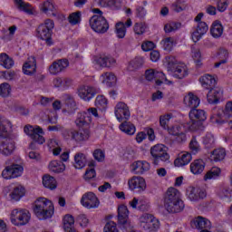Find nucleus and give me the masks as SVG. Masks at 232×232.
<instances>
[{
    "mask_svg": "<svg viewBox=\"0 0 232 232\" xmlns=\"http://www.w3.org/2000/svg\"><path fill=\"white\" fill-rule=\"evenodd\" d=\"M146 30H148V25L144 23H136L134 24V34L136 35H143V34H146Z\"/></svg>",
    "mask_w": 232,
    "mask_h": 232,
    "instance_id": "61",
    "label": "nucleus"
},
{
    "mask_svg": "<svg viewBox=\"0 0 232 232\" xmlns=\"http://www.w3.org/2000/svg\"><path fill=\"white\" fill-rule=\"evenodd\" d=\"M24 75H34L37 72V61L35 57L31 56L24 63L22 67Z\"/></svg>",
    "mask_w": 232,
    "mask_h": 232,
    "instance_id": "29",
    "label": "nucleus"
},
{
    "mask_svg": "<svg viewBox=\"0 0 232 232\" xmlns=\"http://www.w3.org/2000/svg\"><path fill=\"white\" fill-rule=\"evenodd\" d=\"M190 226L199 232H211V227H213L211 221L202 216L193 218L190 221Z\"/></svg>",
    "mask_w": 232,
    "mask_h": 232,
    "instance_id": "20",
    "label": "nucleus"
},
{
    "mask_svg": "<svg viewBox=\"0 0 232 232\" xmlns=\"http://www.w3.org/2000/svg\"><path fill=\"white\" fill-rule=\"evenodd\" d=\"M78 220V224L80 226V227H82V229L88 227V226H90V219L88 218V216L82 214L78 217L77 218Z\"/></svg>",
    "mask_w": 232,
    "mask_h": 232,
    "instance_id": "63",
    "label": "nucleus"
},
{
    "mask_svg": "<svg viewBox=\"0 0 232 232\" xmlns=\"http://www.w3.org/2000/svg\"><path fill=\"white\" fill-rule=\"evenodd\" d=\"M193 160V155L189 151H181L178 154L173 161V166L177 169L179 168H186L191 164Z\"/></svg>",
    "mask_w": 232,
    "mask_h": 232,
    "instance_id": "23",
    "label": "nucleus"
},
{
    "mask_svg": "<svg viewBox=\"0 0 232 232\" xmlns=\"http://www.w3.org/2000/svg\"><path fill=\"white\" fill-rule=\"evenodd\" d=\"M15 6L21 12H25V14H34V12H35L34 7L31 5H29L27 2H24V1H16Z\"/></svg>",
    "mask_w": 232,
    "mask_h": 232,
    "instance_id": "52",
    "label": "nucleus"
},
{
    "mask_svg": "<svg viewBox=\"0 0 232 232\" xmlns=\"http://www.w3.org/2000/svg\"><path fill=\"white\" fill-rule=\"evenodd\" d=\"M10 130H12L10 121L0 115V154L4 157H10L15 151V141Z\"/></svg>",
    "mask_w": 232,
    "mask_h": 232,
    "instance_id": "1",
    "label": "nucleus"
},
{
    "mask_svg": "<svg viewBox=\"0 0 232 232\" xmlns=\"http://www.w3.org/2000/svg\"><path fill=\"white\" fill-rule=\"evenodd\" d=\"M81 16H82L81 12L72 13L68 16V21H69L70 24H72V26L80 24H81Z\"/></svg>",
    "mask_w": 232,
    "mask_h": 232,
    "instance_id": "59",
    "label": "nucleus"
},
{
    "mask_svg": "<svg viewBox=\"0 0 232 232\" xmlns=\"http://www.w3.org/2000/svg\"><path fill=\"white\" fill-rule=\"evenodd\" d=\"M14 64L15 63L12 57L5 53H0V66H3L5 70H10V68H14Z\"/></svg>",
    "mask_w": 232,
    "mask_h": 232,
    "instance_id": "46",
    "label": "nucleus"
},
{
    "mask_svg": "<svg viewBox=\"0 0 232 232\" xmlns=\"http://www.w3.org/2000/svg\"><path fill=\"white\" fill-rule=\"evenodd\" d=\"M33 211L39 220H48L55 215V205L52 199L39 197L33 204Z\"/></svg>",
    "mask_w": 232,
    "mask_h": 232,
    "instance_id": "3",
    "label": "nucleus"
},
{
    "mask_svg": "<svg viewBox=\"0 0 232 232\" xmlns=\"http://www.w3.org/2000/svg\"><path fill=\"white\" fill-rule=\"evenodd\" d=\"M220 59L218 63H215V68H220L221 64H226L229 61V52L226 48H220L218 53L211 56V59Z\"/></svg>",
    "mask_w": 232,
    "mask_h": 232,
    "instance_id": "34",
    "label": "nucleus"
},
{
    "mask_svg": "<svg viewBox=\"0 0 232 232\" xmlns=\"http://www.w3.org/2000/svg\"><path fill=\"white\" fill-rule=\"evenodd\" d=\"M188 118L189 121L183 124V130L185 131H197L198 125L205 122L208 119V114L202 109L194 108L188 112Z\"/></svg>",
    "mask_w": 232,
    "mask_h": 232,
    "instance_id": "5",
    "label": "nucleus"
},
{
    "mask_svg": "<svg viewBox=\"0 0 232 232\" xmlns=\"http://www.w3.org/2000/svg\"><path fill=\"white\" fill-rule=\"evenodd\" d=\"M164 208L168 213H180L184 209V201L180 198V191L177 188L170 187L168 188Z\"/></svg>",
    "mask_w": 232,
    "mask_h": 232,
    "instance_id": "4",
    "label": "nucleus"
},
{
    "mask_svg": "<svg viewBox=\"0 0 232 232\" xmlns=\"http://www.w3.org/2000/svg\"><path fill=\"white\" fill-rule=\"evenodd\" d=\"M177 43L174 38L166 37L160 42V46L165 52H171L175 48Z\"/></svg>",
    "mask_w": 232,
    "mask_h": 232,
    "instance_id": "50",
    "label": "nucleus"
},
{
    "mask_svg": "<svg viewBox=\"0 0 232 232\" xmlns=\"http://www.w3.org/2000/svg\"><path fill=\"white\" fill-rule=\"evenodd\" d=\"M118 222L120 226L125 229L133 227V225L130 220V210H128V207L126 205H120L118 207Z\"/></svg>",
    "mask_w": 232,
    "mask_h": 232,
    "instance_id": "21",
    "label": "nucleus"
},
{
    "mask_svg": "<svg viewBox=\"0 0 232 232\" xmlns=\"http://www.w3.org/2000/svg\"><path fill=\"white\" fill-rule=\"evenodd\" d=\"M62 224L64 232L71 231V229H75L73 226H75V218H73L71 214H66L63 217Z\"/></svg>",
    "mask_w": 232,
    "mask_h": 232,
    "instance_id": "41",
    "label": "nucleus"
},
{
    "mask_svg": "<svg viewBox=\"0 0 232 232\" xmlns=\"http://www.w3.org/2000/svg\"><path fill=\"white\" fill-rule=\"evenodd\" d=\"M164 63L167 66L169 73H172L176 79H184L189 75L188 65L182 63H177V59L173 56L166 57Z\"/></svg>",
    "mask_w": 232,
    "mask_h": 232,
    "instance_id": "6",
    "label": "nucleus"
},
{
    "mask_svg": "<svg viewBox=\"0 0 232 232\" xmlns=\"http://www.w3.org/2000/svg\"><path fill=\"white\" fill-rule=\"evenodd\" d=\"M103 232H120L117 227V223L113 221H109L105 224L103 227Z\"/></svg>",
    "mask_w": 232,
    "mask_h": 232,
    "instance_id": "64",
    "label": "nucleus"
},
{
    "mask_svg": "<svg viewBox=\"0 0 232 232\" xmlns=\"http://www.w3.org/2000/svg\"><path fill=\"white\" fill-rule=\"evenodd\" d=\"M216 141L217 139L215 138V135H213V133L211 132L207 133L202 140L204 146L207 148H213Z\"/></svg>",
    "mask_w": 232,
    "mask_h": 232,
    "instance_id": "56",
    "label": "nucleus"
},
{
    "mask_svg": "<svg viewBox=\"0 0 232 232\" xmlns=\"http://www.w3.org/2000/svg\"><path fill=\"white\" fill-rule=\"evenodd\" d=\"M52 173H63L66 170V165L61 160H52L48 165Z\"/></svg>",
    "mask_w": 232,
    "mask_h": 232,
    "instance_id": "42",
    "label": "nucleus"
},
{
    "mask_svg": "<svg viewBox=\"0 0 232 232\" xmlns=\"http://www.w3.org/2000/svg\"><path fill=\"white\" fill-rule=\"evenodd\" d=\"M130 171L133 175H146L151 171V163L146 160H137L130 164Z\"/></svg>",
    "mask_w": 232,
    "mask_h": 232,
    "instance_id": "16",
    "label": "nucleus"
},
{
    "mask_svg": "<svg viewBox=\"0 0 232 232\" xmlns=\"http://www.w3.org/2000/svg\"><path fill=\"white\" fill-rule=\"evenodd\" d=\"M101 84L107 88H111L117 84V76L113 72H103L99 79Z\"/></svg>",
    "mask_w": 232,
    "mask_h": 232,
    "instance_id": "31",
    "label": "nucleus"
},
{
    "mask_svg": "<svg viewBox=\"0 0 232 232\" xmlns=\"http://www.w3.org/2000/svg\"><path fill=\"white\" fill-rule=\"evenodd\" d=\"M55 28V23L53 20L47 19L42 23L36 29V37L42 41H45L48 46L53 44L52 35H53V29Z\"/></svg>",
    "mask_w": 232,
    "mask_h": 232,
    "instance_id": "8",
    "label": "nucleus"
},
{
    "mask_svg": "<svg viewBox=\"0 0 232 232\" xmlns=\"http://www.w3.org/2000/svg\"><path fill=\"white\" fill-rule=\"evenodd\" d=\"M210 122L216 124L218 128H220L222 124H226V121L222 120V110L218 109V111H213L210 115Z\"/></svg>",
    "mask_w": 232,
    "mask_h": 232,
    "instance_id": "47",
    "label": "nucleus"
},
{
    "mask_svg": "<svg viewBox=\"0 0 232 232\" xmlns=\"http://www.w3.org/2000/svg\"><path fill=\"white\" fill-rule=\"evenodd\" d=\"M140 229L147 232H157L160 229V221L153 214L144 213L138 218Z\"/></svg>",
    "mask_w": 232,
    "mask_h": 232,
    "instance_id": "9",
    "label": "nucleus"
},
{
    "mask_svg": "<svg viewBox=\"0 0 232 232\" xmlns=\"http://www.w3.org/2000/svg\"><path fill=\"white\" fill-rule=\"evenodd\" d=\"M151 208V202L144 196L140 197V211H150Z\"/></svg>",
    "mask_w": 232,
    "mask_h": 232,
    "instance_id": "58",
    "label": "nucleus"
},
{
    "mask_svg": "<svg viewBox=\"0 0 232 232\" xmlns=\"http://www.w3.org/2000/svg\"><path fill=\"white\" fill-rule=\"evenodd\" d=\"M47 148L49 153H52L53 157H59L61 151H63V148H61V144L57 140H49L47 141Z\"/></svg>",
    "mask_w": 232,
    "mask_h": 232,
    "instance_id": "40",
    "label": "nucleus"
},
{
    "mask_svg": "<svg viewBox=\"0 0 232 232\" xmlns=\"http://www.w3.org/2000/svg\"><path fill=\"white\" fill-rule=\"evenodd\" d=\"M145 79L147 81H154L156 79L157 86L160 84H168L169 86H173V82L166 78V74L162 72L157 71V69H149L145 72Z\"/></svg>",
    "mask_w": 232,
    "mask_h": 232,
    "instance_id": "17",
    "label": "nucleus"
},
{
    "mask_svg": "<svg viewBox=\"0 0 232 232\" xmlns=\"http://www.w3.org/2000/svg\"><path fill=\"white\" fill-rule=\"evenodd\" d=\"M9 220L16 227L28 226L32 222V213L26 208H14L9 213Z\"/></svg>",
    "mask_w": 232,
    "mask_h": 232,
    "instance_id": "7",
    "label": "nucleus"
},
{
    "mask_svg": "<svg viewBox=\"0 0 232 232\" xmlns=\"http://www.w3.org/2000/svg\"><path fill=\"white\" fill-rule=\"evenodd\" d=\"M92 63L93 64H97L98 66H101L102 68H106L108 67V56L104 55H98L94 56L92 58Z\"/></svg>",
    "mask_w": 232,
    "mask_h": 232,
    "instance_id": "57",
    "label": "nucleus"
},
{
    "mask_svg": "<svg viewBox=\"0 0 232 232\" xmlns=\"http://www.w3.org/2000/svg\"><path fill=\"white\" fill-rule=\"evenodd\" d=\"M12 92V87L8 83L0 84V97H8Z\"/></svg>",
    "mask_w": 232,
    "mask_h": 232,
    "instance_id": "62",
    "label": "nucleus"
},
{
    "mask_svg": "<svg viewBox=\"0 0 232 232\" xmlns=\"http://www.w3.org/2000/svg\"><path fill=\"white\" fill-rule=\"evenodd\" d=\"M199 82L202 88L209 90L217 86V77L211 74H205L199 78Z\"/></svg>",
    "mask_w": 232,
    "mask_h": 232,
    "instance_id": "35",
    "label": "nucleus"
},
{
    "mask_svg": "<svg viewBox=\"0 0 232 232\" xmlns=\"http://www.w3.org/2000/svg\"><path fill=\"white\" fill-rule=\"evenodd\" d=\"M40 121L45 124H57V112L55 111L47 110L39 114Z\"/></svg>",
    "mask_w": 232,
    "mask_h": 232,
    "instance_id": "33",
    "label": "nucleus"
},
{
    "mask_svg": "<svg viewBox=\"0 0 232 232\" xmlns=\"http://www.w3.org/2000/svg\"><path fill=\"white\" fill-rule=\"evenodd\" d=\"M78 97L85 102H90L95 97V89L90 85H81L76 92Z\"/></svg>",
    "mask_w": 232,
    "mask_h": 232,
    "instance_id": "24",
    "label": "nucleus"
},
{
    "mask_svg": "<svg viewBox=\"0 0 232 232\" xmlns=\"http://www.w3.org/2000/svg\"><path fill=\"white\" fill-rule=\"evenodd\" d=\"M114 115L119 122L129 121L131 117L130 107L122 102H118L114 108Z\"/></svg>",
    "mask_w": 232,
    "mask_h": 232,
    "instance_id": "22",
    "label": "nucleus"
},
{
    "mask_svg": "<svg viewBox=\"0 0 232 232\" xmlns=\"http://www.w3.org/2000/svg\"><path fill=\"white\" fill-rule=\"evenodd\" d=\"M92 122V116L86 115V112H80L77 115L75 124L80 128L82 126H86V124H90Z\"/></svg>",
    "mask_w": 232,
    "mask_h": 232,
    "instance_id": "51",
    "label": "nucleus"
},
{
    "mask_svg": "<svg viewBox=\"0 0 232 232\" xmlns=\"http://www.w3.org/2000/svg\"><path fill=\"white\" fill-rule=\"evenodd\" d=\"M221 175L222 169L218 167H213L204 175L203 180H205V182H208V180H215Z\"/></svg>",
    "mask_w": 232,
    "mask_h": 232,
    "instance_id": "45",
    "label": "nucleus"
},
{
    "mask_svg": "<svg viewBox=\"0 0 232 232\" xmlns=\"http://www.w3.org/2000/svg\"><path fill=\"white\" fill-rule=\"evenodd\" d=\"M42 184L45 189H50L51 191H54L57 189V179H55L50 174H45L42 178Z\"/></svg>",
    "mask_w": 232,
    "mask_h": 232,
    "instance_id": "37",
    "label": "nucleus"
},
{
    "mask_svg": "<svg viewBox=\"0 0 232 232\" xmlns=\"http://www.w3.org/2000/svg\"><path fill=\"white\" fill-rule=\"evenodd\" d=\"M222 34H224V25L218 20L214 21L210 26V34L214 39H218L222 37Z\"/></svg>",
    "mask_w": 232,
    "mask_h": 232,
    "instance_id": "38",
    "label": "nucleus"
},
{
    "mask_svg": "<svg viewBox=\"0 0 232 232\" xmlns=\"http://www.w3.org/2000/svg\"><path fill=\"white\" fill-rule=\"evenodd\" d=\"M40 10L44 14H46V15H55L57 7H55L53 2L44 1L40 4Z\"/></svg>",
    "mask_w": 232,
    "mask_h": 232,
    "instance_id": "44",
    "label": "nucleus"
},
{
    "mask_svg": "<svg viewBox=\"0 0 232 232\" xmlns=\"http://www.w3.org/2000/svg\"><path fill=\"white\" fill-rule=\"evenodd\" d=\"M133 24L131 19H128L127 22L124 24L123 22H118L115 24V34L118 39H124L126 37L127 28H130Z\"/></svg>",
    "mask_w": 232,
    "mask_h": 232,
    "instance_id": "32",
    "label": "nucleus"
},
{
    "mask_svg": "<svg viewBox=\"0 0 232 232\" xmlns=\"http://www.w3.org/2000/svg\"><path fill=\"white\" fill-rule=\"evenodd\" d=\"M119 130H121L122 133H125V135H135L137 132V127H135V124L131 123V121H124L119 126Z\"/></svg>",
    "mask_w": 232,
    "mask_h": 232,
    "instance_id": "43",
    "label": "nucleus"
},
{
    "mask_svg": "<svg viewBox=\"0 0 232 232\" xmlns=\"http://www.w3.org/2000/svg\"><path fill=\"white\" fill-rule=\"evenodd\" d=\"M24 131L25 135L31 137V139H33L34 142H37V144H44V142H46V140L43 137L44 131H43V129L37 125H27L24 128Z\"/></svg>",
    "mask_w": 232,
    "mask_h": 232,
    "instance_id": "18",
    "label": "nucleus"
},
{
    "mask_svg": "<svg viewBox=\"0 0 232 232\" xmlns=\"http://www.w3.org/2000/svg\"><path fill=\"white\" fill-rule=\"evenodd\" d=\"M69 137H65V139H72V140H75L76 142H81L82 140H88L90 139V131L83 130V132H80L77 130H70L67 132Z\"/></svg>",
    "mask_w": 232,
    "mask_h": 232,
    "instance_id": "36",
    "label": "nucleus"
},
{
    "mask_svg": "<svg viewBox=\"0 0 232 232\" xmlns=\"http://www.w3.org/2000/svg\"><path fill=\"white\" fill-rule=\"evenodd\" d=\"M208 30L209 26H208V24L205 22L198 23L197 27L191 33V41L193 43H198V41H200V39H202V37L208 34Z\"/></svg>",
    "mask_w": 232,
    "mask_h": 232,
    "instance_id": "25",
    "label": "nucleus"
},
{
    "mask_svg": "<svg viewBox=\"0 0 232 232\" xmlns=\"http://www.w3.org/2000/svg\"><path fill=\"white\" fill-rule=\"evenodd\" d=\"M150 155L154 160V166H159L160 162H169L171 159L169 152H168V147L160 143L150 148Z\"/></svg>",
    "mask_w": 232,
    "mask_h": 232,
    "instance_id": "11",
    "label": "nucleus"
},
{
    "mask_svg": "<svg viewBox=\"0 0 232 232\" xmlns=\"http://www.w3.org/2000/svg\"><path fill=\"white\" fill-rule=\"evenodd\" d=\"M226 159V150L224 149H216L210 154V160L212 162H220Z\"/></svg>",
    "mask_w": 232,
    "mask_h": 232,
    "instance_id": "49",
    "label": "nucleus"
},
{
    "mask_svg": "<svg viewBox=\"0 0 232 232\" xmlns=\"http://www.w3.org/2000/svg\"><path fill=\"white\" fill-rule=\"evenodd\" d=\"M68 66H70V62H68V60H57L50 65L49 73H51V75H57L61 73V72H64Z\"/></svg>",
    "mask_w": 232,
    "mask_h": 232,
    "instance_id": "28",
    "label": "nucleus"
},
{
    "mask_svg": "<svg viewBox=\"0 0 232 232\" xmlns=\"http://www.w3.org/2000/svg\"><path fill=\"white\" fill-rule=\"evenodd\" d=\"M188 148L191 155H197L200 153L202 148L200 147V143L197 140V138H192L188 144Z\"/></svg>",
    "mask_w": 232,
    "mask_h": 232,
    "instance_id": "55",
    "label": "nucleus"
},
{
    "mask_svg": "<svg viewBox=\"0 0 232 232\" xmlns=\"http://www.w3.org/2000/svg\"><path fill=\"white\" fill-rule=\"evenodd\" d=\"M144 57L138 56L129 63V68L137 70V68H140L144 65Z\"/></svg>",
    "mask_w": 232,
    "mask_h": 232,
    "instance_id": "60",
    "label": "nucleus"
},
{
    "mask_svg": "<svg viewBox=\"0 0 232 232\" xmlns=\"http://www.w3.org/2000/svg\"><path fill=\"white\" fill-rule=\"evenodd\" d=\"M98 5L102 8H110V10H119L121 8V1H100Z\"/></svg>",
    "mask_w": 232,
    "mask_h": 232,
    "instance_id": "53",
    "label": "nucleus"
},
{
    "mask_svg": "<svg viewBox=\"0 0 232 232\" xmlns=\"http://www.w3.org/2000/svg\"><path fill=\"white\" fill-rule=\"evenodd\" d=\"M128 188L131 193L140 195L148 189V183L146 179L142 176H132L128 179Z\"/></svg>",
    "mask_w": 232,
    "mask_h": 232,
    "instance_id": "13",
    "label": "nucleus"
},
{
    "mask_svg": "<svg viewBox=\"0 0 232 232\" xmlns=\"http://www.w3.org/2000/svg\"><path fill=\"white\" fill-rule=\"evenodd\" d=\"M26 197V187L21 183H17L11 187L8 193L10 202H21Z\"/></svg>",
    "mask_w": 232,
    "mask_h": 232,
    "instance_id": "19",
    "label": "nucleus"
},
{
    "mask_svg": "<svg viewBox=\"0 0 232 232\" xmlns=\"http://www.w3.org/2000/svg\"><path fill=\"white\" fill-rule=\"evenodd\" d=\"M80 204L85 209H97L101 206V199L95 192L88 191L82 196Z\"/></svg>",
    "mask_w": 232,
    "mask_h": 232,
    "instance_id": "15",
    "label": "nucleus"
},
{
    "mask_svg": "<svg viewBox=\"0 0 232 232\" xmlns=\"http://www.w3.org/2000/svg\"><path fill=\"white\" fill-rule=\"evenodd\" d=\"M204 169H206V161L202 159L194 160L189 164V171L192 175H202Z\"/></svg>",
    "mask_w": 232,
    "mask_h": 232,
    "instance_id": "30",
    "label": "nucleus"
},
{
    "mask_svg": "<svg viewBox=\"0 0 232 232\" xmlns=\"http://www.w3.org/2000/svg\"><path fill=\"white\" fill-rule=\"evenodd\" d=\"M174 117L173 113H166L160 116V126L162 130L167 131L169 135L177 137L178 142H186L188 137L186 136V132L182 130H184V125L180 121H175L174 124L169 126V122Z\"/></svg>",
    "mask_w": 232,
    "mask_h": 232,
    "instance_id": "2",
    "label": "nucleus"
},
{
    "mask_svg": "<svg viewBox=\"0 0 232 232\" xmlns=\"http://www.w3.org/2000/svg\"><path fill=\"white\" fill-rule=\"evenodd\" d=\"M183 104L186 108H190V110L198 108L200 106V98L195 92H188L184 94Z\"/></svg>",
    "mask_w": 232,
    "mask_h": 232,
    "instance_id": "26",
    "label": "nucleus"
},
{
    "mask_svg": "<svg viewBox=\"0 0 232 232\" xmlns=\"http://www.w3.org/2000/svg\"><path fill=\"white\" fill-rule=\"evenodd\" d=\"M185 197L189 202H198V200H204L208 197V191L206 188L189 185L185 188Z\"/></svg>",
    "mask_w": 232,
    "mask_h": 232,
    "instance_id": "14",
    "label": "nucleus"
},
{
    "mask_svg": "<svg viewBox=\"0 0 232 232\" xmlns=\"http://www.w3.org/2000/svg\"><path fill=\"white\" fill-rule=\"evenodd\" d=\"M92 14H95L90 19L91 28L93 30V32H96V34H106L110 28L108 21H106L104 16L101 15L102 12L100 9H92Z\"/></svg>",
    "mask_w": 232,
    "mask_h": 232,
    "instance_id": "10",
    "label": "nucleus"
},
{
    "mask_svg": "<svg viewBox=\"0 0 232 232\" xmlns=\"http://www.w3.org/2000/svg\"><path fill=\"white\" fill-rule=\"evenodd\" d=\"M224 95V92L221 90L220 87L216 86L209 89L207 94V101L208 104H218L222 96Z\"/></svg>",
    "mask_w": 232,
    "mask_h": 232,
    "instance_id": "27",
    "label": "nucleus"
},
{
    "mask_svg": "<svg viewBox=\"0 0 232 232\" xmlns=\"http://www.w3.org/2000/svg\"><path fill=\"white\" fill-rule=\"evenodd\" d=\"M95 106L100 111H106V108H108V100L104 95H98L95 100Z\"/></svg>",
    "mask_w": 232,
    "mask_h": 232,
    "instance_id": "54",
    "label": "nucleus"
},
{
    "mask_svg": "<svg viewBox=\"0 0 232 232\" xmlns=\"http://www.w3.org/2000/svg\"><path fill=\"white\" fill-rule=\"evenodd\" d=\"M86 164H88V158L84 153L79 152L74 155L73 168L75 169H82L86 168Z\"/></svg>",
    "mask_w": 232,
    "mask_h": 232,
    "instance_id": "39",
    "label": "nucleus"
},
{
    "mask_svg": "<svg viewBox=\"0 0 232 232\" xmlns=\"http://www.w3.org/2000/svg\"><path fill=\"white\" fill-rule=\"evenodd\" d=\"M23 173H24V167L21 164L13 163L5 167L2 170L1 177L5 180H14V179L23 177Z\"/></svg>",
    "mask_w": 232,
    "mask_h": 232,
    "instance_id": "12",
    "label": "nucleus"
},
{
    "mask_svg": "<svg viewBox=\"0 0 232 232\" xmlns=\"http://www.w3.org/2000/svg\"><path fill=\"white\" fill-rule=\"evenodd\" d=\"M191 57L192 61H194V64L196 68H202L203 66V58H202V52H200V49H192L191 50Z\"/></svg>",
    "mask_w": 232,
    "mask_h": 232,
    "instance_id": "48",
    "label": "nucleus"
}]
</instances>
